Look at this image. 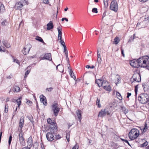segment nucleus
Returning a JSON list of instances; mask_svg holds the SVG:
<instances>
[{
  "label": "nucleus",
  "mask_w": 149,
  "mask_h": 149,
  "mask_svg": "<svg viewBox=\"0 0 149 149\" xmlns=\"http://www.w3.org/2000/svg\"><path fill=\"white\" fill-rule=\"evenodd\" d=\"M139 130L136 128L132 129L129 133V138L132 140L136 139L139 135Z\"/></svg>",
  "instance_id": "nucleus-1"
},
{
  "label": "nucleus",
  "mask_w": 149,
  "mask_h": 149,
  "mask_svg": "<svg viewBox=\"0 0 149 149\" xmlns=\"http://www.w3.org/2000/svg\"><path fill=\"white\" fill-rule=\"evenodd\" d=\"M47 122L49 124V126L53 130V132H56L57 130V125L55 121H52L50 118L47 119Z\"/></svg>",
  "instance_id": "nucleus-2"
},
{
  "label": "nucleus",
  "mask_w": 149,
  "mask_h": 149,
  "mask_svg": "<svg viewBox=\"0 0 149 149\" xmlns=\"http://www.w3.org/2000/svg\"><path fill=\"white\" fill-rule=\"evenodd\" d=\"M28 2L25 0H21L17 2L15 4V8L17 10H21L22 8L25 5H28Z\"/></svg>",
  "instance_id": "nucleus-3"
},
{
  "label": "nucleus",
  "mask_w": 149,
  "mask_h": 149,
  "mask_svg": "<svg viewBox=\"0 0 149 149\" xmlns=\"http://www.w3.org/2000/svg\"><path fill=\"white\" fill-rule=\"evenodd\" d=\"M144 59L143 61V63L140 65V67L146 68L149 70V65L146 64L147 63L149 65V57L147 56H144L143 57Z\"/></svg>",
  "instance_id": "nucleus-4"
},
{
  "label": "nucleus",
  "mask_w": 149,
  "mask_h": 149,
  "mask_svg": "<svg viewBox=\"0 0 149 149\" xmlns=\"http://www.w3.org/2000/svg\"><path fill=\"white\" fill-rule=\"evenodd\" d=\"M52 110L54 116H57L60 110V109L58 107V104L57 103L54 102L52 104Z\"/></svg>",
  "instance_id": "nucleus-5"
},
{
  "label": "nucleus",
  "mask_w": 149,
  "mask_h": 149,
  "mask_svg": "<svg viewBox=\"0 0 149 149\" xmlns=\"http://www.w3.org/2000/svg\"><path fill=\"white\" fill-rule=\"evenodd\" d=\"M140 58L137 59H134L130 62V64L132 67L138 68L140 67Z\"/></svg>",
  "instance_id": "nucleus-6"
},
{
  "label": "nucleus",
  "mask_w": 149,
  "mask_h": 149,
  "mask_svg": "<svg viewBox=\"0 0 149 149\" xmlns=\"http://www.w3.org/2000/svg\"><path fill=\"white\" fill-rule=\"evenodd\" d=\"M111 10L117 12L118 9V3L116 0H113L111 1L110 6Z\"/></svg>",
  "instance_id": "nucleus-7"
},
{
  "label": "nucleus",
  "mask_w": 149,
  "mask_h": 149,
  "mask_svg": "<svg viewBox=\"0 0 149 149\" xmlns=\"http://www.w3.org/2000/svg\"><path fill=\"white\" fill-rule=\"evenodd\" d=\"M149 98L148 95L145 93H142L140 95V103L145 104L147 102Z\"/></svg>",
  "instance_id": "nucleus-8"
},
{
  "label": "nucleus",
  "mask_w": 149,
  "mask_h": 149,
  "mask_svg": "<svg viewBox=\"0 0 149 149\" xmlns=\"http://www.w3.org/2000/svg\"><path fill=\"white\" fill-rule=\"evenodd\" d=\"M107 114L109 115L110 114L109 111L107 108H105L104 109H102L100 111L98 115V117H102L106 116Z\"/></svg>",
  "instance_id": "nucleus-9"
},
{
  "label": "nucleus",
  "mask_w": 149,
  "mask_h": 149,
  "mask_svg": "<svg viewBox=\"0 0 149 149\" xmlns=\"http://www.w3.org/2000/svg\"><path fill=\"white\" fill-rule=\"evenodd\" d=\"M31 46L30 44H28L25 46L22 52L23 54L26 55L29 53Z\"/></svg>",
  "instance_id": "nucleus-10"
},
{
  "label": "nucleus",
  "mask_w": 149,
  "mask_h": 149,
  "mask_svg": "<svg viewBox=\"0 0 149 149\" xmlns=\"http://www.w3.org/2000/svg\"><path fill=\"white\" fill-rule=\"evenodd\" d=\"M40 60L46 59L51 61L52 60L51 54L50 53L45 54L43 57H40Z\"/></svg>",
  "instance_id": "nucleus-11"
},
{
  "label": "nucleus",
  "mask_w": 149,
  "mask_h": 149,
  "mask_svg": "<svg viewBox=\"0 0 149 149\" xmlns=\"http://www.w3.org/2000/svg\"><path fill=\"white\" fill-rule=\"evenodd\" d=\"M95 83L97 84L99 87H100L101 86L103 87V86L105 84L108 83L107 81H102L99 79H96L95 81Z\"/></svg>",
  "instance_id": "nucleus-12"
},
{
  "label": "nucleus",
  "mask_w": 149,
  "mask_h": 149,
  "mask_svg": "<svg viewBox=\"0 0 149 149\" xmlns=\"http://www.w3.org/2000/svg\"><path fill=\"white\" fill-rule=\"evenodd\" d=\"M46 137L47 140L49 141H53L54 138L53 134L49 132L47 133Z\"/></svg>",
  "instance_id": "nucleus-13"
},
{
  "label": "nucleus",
  "mask_w": 149,
  "mask_h": 149,
  "mask_svg": "<svg viewBox=\"0 0 149 149\" xmlns=\"http://www.w3.org/2000/svg\"><path fill=\"white\" fill-rule=\"evenodd\" d=\"M24 135H18L19 137V141L21 145L22 146H24L25 145V142L23 136Z\"/></svg>",
  "instance_id": "nucleus-14"
},
{
  "label": "nucleus",
  "mask_w": 149,
  "mask_h": 149,
  "mask_svg": "<svg viewBox=\"0 0 149 149\" xmlns=\"http://www.w3.org/2000/svg\"><path fill=\"white\" fill-rule=\"evenodd\" d=\"M134 81L139 82H140V72H137V73L134 74L133 76Z\"/></svg>",
  "instance_id": "nucleus-15"
},
{
  "label": "nucleus",
  "mask_w": 149,
  "mask_h": 149,
  "mask_svg": "<svg viewBox=\"0 0 149 149\" xmlns=\"http://www.w3.org/2000/svg\"><path fill=\"white\" fill-rule=\"evenodd\" d=\"M40 101H41V102H42L45 106H46L47 105V103L45 97L43 95H40Z\"/></svg>",
  "instance_id": "nucleus-16"
},
{
  "label": "nucleus",
  "mask_w": 149,
  "mask_h": 149,
  "mask_svg": "<svg viewBox=\"0 0 149 149\" xmlns=\"http://www.w3.org/2000/svg\"><path fill=\"white\" fill-rule=\"evenodd\" d=\"M24 117L22 116L20 118L19 123V127H23L24 125Z\"/></svg>",
  "instance_id": "nucleus-17"
},
{
  "label": "nucleus",
  "mask_w": 149,
  "mask_h": 149,
  "mask_svg": "<svg viewBox=\"0 0 149 149\" xmlns=\"http://www.w3.org/2000/svg\"><path fill=\"white\" fill-rule=\"evenodd\" d=\"M47 30H50L54 28V25L52 22L51 21H50L47 24Z\"/></svg>",
  "instance_id": "nucleus-18"
},
{
  "label": "nucleus",
  "mask_w": 149,
  "mask_h": 149,
  "mask_svg": "<svg viewBox=\"0 0 149 149\" xmlns=\"http://www.w3.org/2000/svg\"><path fill=\"white\" fill-rule=\"evenodd\" d=\"M27 143L28 144V146L29 147H31L32 146L33 144V141L31 136L28 139Z\"/></svg>",
  "instance_id": "nucleus-19"
},
{
  "label": "nucleus",
  "mask_w": 149,
  "mask_h": 149,
  "mask_svg": "<svg viewBox=\"0 0 149 149\" xmlns=\"http://www.w3.org/2000/svg\"><path fill=\"white\" fill-rule=\"evenodd\" d=\"M57 29L58 31V40H59V39H61L62 38V29L61 28L59 29V28L58 27L57 28Z\"/></svg>",
  "instance_id": "nucleus-20"
},
{
  "label": "nucleus",
  "mask_w": 149,
  "mask_h": 149,
  "mask_svg": "<svg viewBox=\"0 0 149 149\" xmlns=\"http://www.w3.org/2000/svg\"><path fill=\"white\" fill-rule=\"evenodd\" d=\"M77 116L79 119L80 122H81V111L80 110H78L76 112Z\"/></svg>",
  "instance_id": "nucleus-21"
},
{
  "label": "nucleus",
  "mask_w": 149,
  "mask_h": 149,
  "mask_svg": "<svg viewBox=\"0 0 149 149\" xmlns=\"http://www.w3.org/2000/svg\"><path fill=\"white\" fill-rule=\"evenodd\" d=\"M120 107L121 109L124 113L126 114L128 113V110L125 107L123 106H121Z\"/></svg>",
  "instance_id": "nucleus-22"
},
{
  "label": "nucleus",
  "mask_w": 149,
  "mask_h": 149,
  "mask_svg": "<svg viewBox=\"0 0 149 149\" xmlns=\"http://www.w3.org/2000/svg\"><path fill=\"white\" fill-rule=\"evenodd\" d=\"M103 88L106 90L107 91H110L111 90V87L109 85H108L107 86L105 85L104 84L103 86Z\"/></svg>",
  "instance_id": "nucleus-23"
},
{
  "label": "nucleus",
  "mask_w": 149,
  "mask_h": 149,
  "mask_svg": "<svg viewBox=\"0 0 149 149\" xmlns=\"http://www.w3.org/2000/svg\"><path fill=\"white\" fill-rule=\"evenodd\" d=\"M143 128L141 129L140 127V130H141L142 133V134H143L144 132H145L147 130V125L146 123H145L144 127H143Z\"/></svg>",
  "instance_id": "nucleus-24"
},
{
  "label": "nucleus",
  "mask_w": 149,
  "mask_h": 149,
  "mask_svg": "<svg viewBox=\"0 0 149 149\" xmlns=\"http://www.w3.org/2000/svg\"><path fill=\"white\" fill-rule=\"evenodd\" d=\"M20 89L19 87L15 86H14L13 90L14 92H17L19 91Z\"/></svg>",
  "instance_id": "nucleus-25"
},
{
  "label": "nucleus",
  "mask_w": 149,
  "mask_h": 149,
  "mask_svg": "<svg viewBox=\"0 0 149 149\" xmlns=\"http://www.w3.org/2000/svg\"><path fill=\"white\" fill-rule=\"evenodd\" d=\"M143 88L144 91H146L148 89V86L146 83H144L142 84Z\"/></svg>",
  "instance_id": "nucleus-26"
},
{
  "label": "nucleus",
  "mask_w": 149,
  "mask_h": 149,
  "mask_svg": "<svg viewBox=\"0 0 149 149\" xmlns=\"http://www.w3.org/2000/svg\"><path fill=\"white\" fill-rule=\"evenodd\" d=\"M22 97H20L19 98H18L16 100V102L18 104V107H19V106L21 104V100H22Z\"/></svg>",
  "instance_id": "nucleus-27"
},
{
  "label": "nucleus",
  "mask_w": 149,
  "mask_h": 149,
  "mask_svg": "<svg viewBox=\"0 0 149 149\" xmlns=\"http://www.w3.org/2000/svg\"><path fill=\"white\" fill-rule=\"evenodd\" d=\"M5 10L4 6L3 4H1L0 7V13H2Z\"/></svg>",
  "instance_id": "nucleus-28"
},
{
  "label": "nucleus",
  "mask_w": 149,
  "mask_h": 149,
  "mask_svg": "<svg viewBox=\"0 0 149 149\" xmlns=\"http://www.w3.org/2000/svg\"><path fill=\"white\" fill-rule=\"evenodd\" d=\"M114 43L115 44H118L120 41L119 38L118 37H116L114 39Z\"/></svg>",
  "instance_id": "nucleus-29"
},
{
  "label": "nucleus",
  "mask_w": 149,
  "mask_h": 149,
  "mask_svg": "<svg viewBox=\"0 0 149 149\" xmlns=\"http://www.w3.org/2000/svg\"><path fill=\"white\" fill-rule=\"evenodd\" d=\"M135 38V34H134L133 35V36H131V37H130L128 41V42H132L133 41V40Z\"/></svg>",
  "instance_id": "nucleus-30"
},
{
  "label": "nucleus",
  "mask_w": 149,
  "mask_h": 149,
  "mask_svg": "<svg viewBox=\"0 0 149 149\" xmlns=\"http://www.w3.org/2000/svg\"><path fill=\"white\" fill-rule=\"evenodd\" d=\"M116 95L117 98H118L119 100H121L122 99V97L119 92H116Z\"/></svg>",
  "instance_id": "nucleus-31"
},
{
  "label": "nucleus",
  "mask_w": 149,
  "mask_h": 149,
  "mask_svg": "<svg viewBox=\"0 0 149 149\" xmlns=\"http://www.w3.org/2000/svg\"><path fill=\"white\" fill-rule=\"evenodd\" d=\"M22 127H19L18 128V130L19 132L18 135H24V133L22 130Z\"/></svg>",
  "instance_id": "nucleus-32"
},
{
  "label": "nucleus",
  "mask_w": 149,
  "mask_h": 149,
  "mask_svg": "<svg viewBox=\"0 0 149 149\" xmlns=\"http://www.w3.org/2000/svg\"><path fill=\"white\" fill-rule=\"evenodd\" d=\"M96 103V105L98 106V107L100 108L101 107V105L100 103V100L98 98L97 99Z\"/></svg>",
  "instance_id": "nucleus-33"
},
{
  "label": "nucleus",
  "mask_w": 149,
  "mask_h": 149,
  "mask_svg": "<svg viewBox=\"0 0 149 149\" xmlns=\"http://www.w3.org/2000/svg\"><path fill=\"white\" fill-rule=\"evenodd\" d=\"M36 39V40H38L40 42H44V41L42 38L40 37L37 36Z\"/></svg>",
  "instance_id": "nucleus-34"
},
{
  "label": "nucleus",
  "mask_w": 149,
  "mask_h": 149,
  "mask_svg": "<svg viewBox=\"0 0 149 149\" xmlns=\"http://www.w3.org/2000/svg\"><path fill=\"white\" fill-rule=\"evenodd\" d=\"M4 45L7 48H9L10 47V45L9 44L6 43V42H3Z\"/></svg>",
  "instance_id": "nucleus-35"
},
{
  "label": "nucleus",
  "mask_w": 149,
  "mask_h": 149,
  "mask_svg": "<svg viewBox=\"0 0 149 149\" xmlns=\"http://www.w3.org/2000/svg\"><path fill=\"white\" fill-rule=\"evenodd\" d=\"M68 69L69 70V74L71 76H72V73L73 74V72L71 68L70 67H69L68 68Z\"/></svg>",
  "instance_id": "nucleus-36"
},
{
  "label": "nucleus",
  "mask_w": 149,
  "mask_h": 149,
  "mask_svg": "<svg viewBox=\"0 0 149 149\" xmlns=\"http://www.w3.org/2000/svg\"><path fill=\"white\" fill-rule=\"evenodd\" d=\"M101 59L100 56V54H98L97 55V61L99 63H100L101 62Z\"/></svg>",
  "instance_id": "nucleus-37"
},
{
  "label": "nucleus",
  "mask_w": 149,
  "mask_h": 149,
  "mask_svg": "<svg viewBox=\"0 0 149 149\" xmlns=\"http://www.w3.org/2000/svg\"><path fill=\"white\" fill-rule=\"evenodd\" d=\"M138 85L135 86V96L136 98V95L137 94V91H138Z\"/></svg>",
  "instance_id": "nucleus-38"
},
{
  "label": "nucleus",
  "mask_w": 149,
  "mask_h": 149,
  "mask_svg": "<svg viewBox=\"0 0 149 149\" xmlns=\"http://www.w3.org/2000/svg\"><path fill=\"white\" fill-rule=\"evenodd\" d=\"M92 11L93 13H98L97 9L96 8H93L92 9Z\"/></svg>",
  "instance_id": "nucleus-39"
},
{
  "label": "nucleus",
  "mask_w": 149,
  "mask_h": 149,
  "mask_svg": "<svg viewBox=\"0 0 149 149\" xmlns=\"http://www.w3.org/2000/svg\"><path fill=\"white\" fill-rule=\"evenodd\" d=\"M8 111V106L7 104H5V107L4 111L6 113H7Z\"/></svg>",
  "instance_id": "nucleus-40"
},
{
  "label": "nucleus",
  "mask_w": 149,
  "mask_h": 149,
  "mask_svg": "<svg viewBox=\"0 0 149 149\" xmlns=\"http://www.w3.org/2000/svg\"><path fill=\"white\" fill-rule=\"evenodd\" d=\"M121 140L123 141V142H125V143H127V144H128L131 146V145L130 144V143H129V142H128V141L126 139H121Z\"/></svg>",
  "instance_id": "nucleus-41"
},
{
  "label": "nucleus",
  "mask_w": 149,
  "mask_h": 149,
  "mask_svg": "<svg viewBox=\"0 0 149 149\" xmlns=\"http://www.w3.org/2000/svg\"><path fill=\"white\" fill-rule=\"evenodd\" d=\"M59 40H60V42L63 46L65 45L64 42L62 40V38L61 39H59Z\"/></svg>",
  "instance_id": "nucleus-42"
},
{
  "label": "nucleus",
  "mask_w": 149,
  "mask_h": 149,
  "mask_svg": "<svg viewBox=\"0 0 149 149\" xmlns=\"http://www.w3.org/2000/svg\"><path fill=\"white\" fill-rule=\"evenodd\" d=\"M148 145V143L146 141L143 143L141 144V147H144Z\"/></svg>",
  "instance_id": "nucleus-43"
},
{
  "label": "nucleus",
  "mask_w": 149,
  "mask_h": 149,
  "mask_svg": "<svg viewBox=\"0 0 149 149\" xmlns=\"http://www.w3.org/2000/svg\"><path fill=\"white\" fill-rule=\"evenodd\" d=\"M79 146L77 143H76L72 148V149H78Z\"/></svg>",
  "instance_id": "nucleus-44"
},
{
  "label": "nucleus",
  "mask_w": 149,
  "mask_h": 149,
  "mask_svg": "<svg viewBox=\"0 0 149 149\" xmlns=\"http://www.w3.org/2000/svg\"><path fill=\"white\" fill-rule=\"evenodd\" d=\"M7 23L6 20H4L1 23V25L3 26H5L6 25V23Z\"/></svg>",
  "instance_id": "nucleus-45"
},
{
  "label": "nucleus",
  "mask_w": 149,
  "mask_h": 149,
  "mask_svg": "<svg viewBox=\"0 0 149 149\" xmlns=\"http://www.w3.org/2000/svg\"><path fill=\"white\" fill-rule=\"evenodd\" d=\"M12 136L11 135L10 136L9 139V140H8V143H9V145H10V143H11V141H12Z\"/></svg>",
  "instance_id": "nucleus-46"
},
{
  "label": "nucleus",
  "mask_w": 149,
  "mask_h": 149,
  "mask_svg": "<svg viewBox=\"0 0 149 149\" xmlns=\"http://www.w3.org/2000/svg\"><path fill=\"white\" fill-rule=\"evenodd\" d=\"M145 19L143 21V23H144L146 25L148 20V17H147L146 18H145Z\"/></svg>",
  "instance_id": "nucleus-47"
},
{
  "label": "nucleus",
  "mask_w": 149,
  "mask_h": 149,
  "mask_svg": "<svg viewBox=\"0 0 149 149\" xmlns=\"http://www.w3.org/2000/svg\"><path fill=\"white\" fill-rule=\"evenodd\" d=\"M5 49L4 47H0V52H5Z\"/></svg>",
  "instance_id": "nucleus-48"
},
{
  "label": "nucleus",
  "mask_w": 149,
  "mask_h": 149,
  "mask_svg": "<svg viewBox=\"0 0 149 149\" xmlns=\"http://www.w3.org/2000/svg\"><path fill=\"white\" fill-rule=\"evenodd\" d=\"M53 89V88L52 87H50L49 88H47L46 89V90L49 92L51 91Z\"/></svg>",
  "instance_id": "nucleus-49"
},
{
  "label": "nucleus",
  "mask_w": 149,
  "mask_h": 149,
  "mask_svg": "<svg viewBox=\"0 0 149 149\" xmlns=\"http://www.w3.org/2000/svg\"><path fill=\"white\" fill-rule=\"evenodd\" d=\"M43 1V3L46 4H48L49 2V0H42Z\"/></svg>",
  "instance_id": "nucleus-50"
},
{
  "label": "nucleus",
  "mask_w": 149,
  "mask_h": 149,
  "mask_svg": "<svg viewBox=\"0 0 149 149\" xmlns=\"http://www.w3.org/2000/svg\"><path fill=\"white\" fill-rule=\"evenodd\" d=\"M66 139L70 138V134L69 132H68L66 134Z\"/></svg>",
  "instance_id": "nucleus-51"
},
{
  "label": "nucleus",
  "mask_w": 149,
  "mask_h": 149,
  "mask_svg": "<svg viewBox=\"0 0 149 149\" xmlns=\"http://www.w3.org/2000/svg\"><path fill=\"white\" fill-rule=\"evenodd\" d=\"M13 61L15 62H16V63H17L18 64H19V61L17 59H14Z\"/></svg>",
  "instance_id": "nucleus-52"
},
{
  "label": "nucleus",
  "mask_w": 149,
  "mask_h": 149,
  "mask_svg": "<svg viewBox=\"0 0 149 149\" xmlns=\"http://www.w3.org/2000/svg\"><path fill=\"white\" fill-rule=\"evenodd\" d=\"M29 119L30 121L31 122L33 123V117L32 116L29 117Z\"/></svg>",
  "instance_id": "nucleus-53"
},
{
  "label": "nucleus",
  "mask_w": 149,
  "mask_h": 149,
  "mask_svg": "<svg viewBox=\"0 0 149 149\" xmlns=\"http://www.w3.org/2000/svg\"><path fill=\"white\" fill-rule=\"evenodd\" d=\"M66 56V59L67 60V62L68 63V64L69 65H70V64H69V58L68 57V56Z\"/></svg>",
  "instance_id": "nucleus-54"
},
{
  "label": "nucleus",
  "mask_w": 149,
  "mask_h": 149,
  "mask_svg": "<svg viewBox=\"0 0 149 149\" xmlns=\"http://www.w3.org/2000/svg\"><path fill=\"white\" fill-rule=\"evenodd\" d=\"M30 72V70H27L25 73V75H28V74H29V72Z\"/></svg>",
  "instance_id": "nucleus-55"
},
{
  "label": "nucleus",
  "mask_w": 149,
  "mask_h": 149,
  "mask_svg": "<svg viewBox=\"0 0 149 149\" xmlns=\"http://www.w3.org/2000/svg\"><path fill=\"white\" fill-rule=\"evenodd\" d=\"M61 137L59 134H58V135H56V139H58L60 138H61Z\"/></svg>",
  "instance_id": "nucleus-56"
},
{
  "label": "nucleus",
  "mask_w": 149,
  "mask_h": 149,
  "mask_svg": "<svg viewBox=\"0 0 149 149\" xmlns=\"http://www.w3.org/2000/svg\"><path fill=\"white\" fill-rule=\"evenodd\" d=\"M72 78L74 79V80H75L76 79V76L74 75V74H73L72 73V76H71Z\"/></svg>",
  "instance_id": "nucleus-57"
},
{
  "label": "nucleus",
  "mask_w": 149,
  "mask_h": 149,
  "mask_svg": "<svg viewBox=\"0 0 149 149\" xmlns=\"http://www.w3.org/2000/svg\"><path fill=\"white\" fill-rule=\"evenodd\" d=\"M64 20H65L66 22L68 21V19L66 18H62L61 19L62 21H63Z\"/></svg>",
  "instance_id": "nucleus-58"
},
{
  "label": "nucleus",
  "mask_w": 149,
  "mask_h": 149,
  "mask_svg": "<svg viewBox=\"0 0 149 149\" xmlns=\"http://www.w3.org/2000/svg\"><path fill=\"white\" fill-rule=\"evenodd\" d=\"M127 98H129V97L131 95V93H127Z\"/></svg>",
  "instance_id": "nucleus-59"
},
{
  "label": "nucleus",
  "mask_w": 149,
  "mask_h": 149,
  "mask_svg": "<svg viewBox=\"0 0 149 149\" xmlns=\"http://www.w3.org/2000/svg\"><path fill=\"white\" fill-rule=\"evenodd\" d=\"M30 147H29H29L26 146V147H23L22 148V149H30Z\"/></svg>",
  "instance_id": "nucleus-60"
},
{
  "label": "nucleus",
  "mask_w": 149,
  "mask_h": 149,
  "mask_svg": "<svg viewBox=\"0 0 149 149\" xmlns=\"http://www.w3.org/2000/svg\"><path fill=\"white\" fill-rule=\"evenodd\" d=\"M63 47L64 49V51L63 52H65L66 51H67V48H66V46L65 45V46H63Z\"/></svg>",
  "instance_id": "nucleus-61"
},
{
  "label": "nucleus",
  "mask_w": 149,
  "mask_h": 149,
  "mask_svg": "<svg viewBox=\"0 0 149 149\" xmlns=\"http://www.w3.org/2000/svg\"><path fill=\"white\" fill-rule=\"evenodd\" d=\"M121 54H122L123 56L124 57L125 56V54L124 53V50L123 49H121Z\"/></svg>",
  "instance_id": "nucleus-62"
},
{
  "label": "nucleus",
  "mask_w": 149,
  "mask_h": 149,
  "mask_svg": "<svg viewBox=\"0 0 149 149\" xmlns=\"http://www.w3.org/2000/svg\"><path fill=\"white\" fill-rule=\"evenodd\" d=\"M58 67H59V68H61L62 69L63 68V66H61V65L60 64H59L58 65H57L56 66V69H58Z\"/></svg>",
  "instance_id": "nucleus-63"
},
{
  "label": "nucleus",
  "mask_w": 149,
  "mask_h": 149,
  "mask_svg": "<svg viewBox=\"0 0 149 149\" xmlns=\"http://www.w3.org/2000/svg\"><path fill=\"white\" fill-rule=\"evenodd\" d=\"M106 16V12H104L103 14L102 15V19L104 18Z\"/></svg>",
  "instance_id": "nucleus-64"
}]
</instances>
